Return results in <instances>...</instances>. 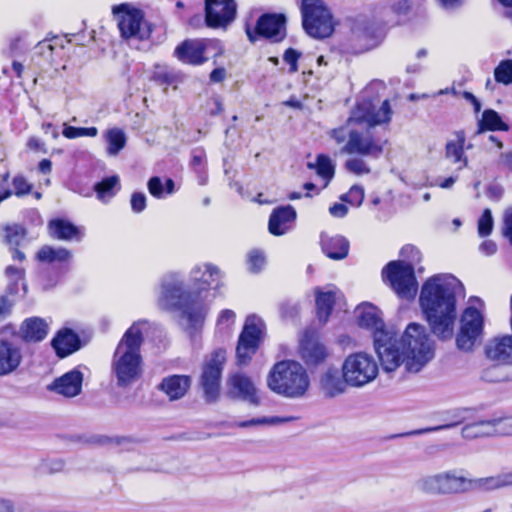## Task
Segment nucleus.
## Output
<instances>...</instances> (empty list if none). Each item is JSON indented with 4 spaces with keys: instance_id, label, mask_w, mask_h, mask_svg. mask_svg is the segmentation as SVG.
Wrapping results in <instances>:
<instances>
[{
    "instance_id": "4be33fe9",
    "label": "nucleus",
    "mask_w": 512,
    "mask_h": 512,
    "mask_svg": "<svg viewBox=\"0 0 512 512\" xmlns=\"http://www.w3.org/2000/svg\"><path fill=\"white\" fill-rule=\"evenodd\" d=\"M470 412H471V409H469V408H454L451 410H447L442 413V420L444 421L443 424L437 425L434 427L421 428V429L411 430V431H408L405 433H400L397 435H393L392 438L418 436V435H423V434H427V433H431V432L450 429V428H453L459 424L464 423L466 420H468Z\"/></svg>"
},
{
    "instance_id": "ea45409f",
    "label": "nucleus",
    "mask_w": 512,
    "mask_h": 512,
    "mask_svg": "<svg viewBox=\"0 0 512 512\" xmlns=\"http://www.w3.org/2000/svg\"><path fill=\"white\" fill-rule=\"evenodd\" d=\"M307 166L310 169H314L317 175L320 177L321 181L323 182L321 188H326L328 182L334 176L335 166L332 163V160L328 156L320 154L317 156L315 163L309 162Z\"/></svg>"
},
{
    "instance_id": "ddd939ff",
    "label": "nucleus",
    "mask_w": 512,
    "mask_h": 512,
    "mask_svg": "<svg viewBox=\"0 0 512 512\" xmlns=\"http://www.w3.org/2000/svg\"><path fill=\"white\" fill-rule=\"evenodd\" d=\"M225 361L226 351L218 348L211 353L203 365L199 384L207 403H215L219 398L220 382Z\"/></svg>"
},
{
    "instance_id": "13d9d810",
    "label": "nucleus",
    "mask_w": 512,
    "mask_h": 512,
    "mask_svg": "<svg viewBox=\"0 0 512 512\" xmlns=\"http://www.w3.org/2000/svg\"><path fill=\"white\" fill-rule=\"evenodd\" d=\"M248 264L252 272H259L265 264V256L259 250H252L248 254Z\"/></svg>"
},
{
    "instance_id": "f257e3e1",
    "label": "nucleus",
    "mask_w": 512,
    "mask_h": 512,
    "mask_svg": "<svg viewBox=\"0 0 512 512\" xmlns=\"http://www.w3.org/2000/svg\"><path fill=\"white\" fill-rule=\"evenodd\" d=\"M221 278L217 266L196 265L190 272V282L198 292H191L184 289L178 274L169 273L162 279L158 305L163 310L179 312L180 324L192 336L202 328L208 311L199 292L219 288Z\"/></svg>"
},
{
    "instance_id": "37998d69",
    "label": "nucleus",
    "mask_w": 512,
    "mask_h": 512,
    "mask_svg": "<svg viewBox=\"0 0 512 512\" xmlns=\"http://www.w3.org/2000/svg\"><path fill=\"white\" fill-rule=\"evenodd\" d=\"M108 143L107 153L110 156H116L126 145L125 133L118 128L109 129L105 134Z\"/></svg>"
},
{
    "instance_id": "cd10ccee",
    "label": "nucleus",
    "mask_w": 512,
    "mask_h": 512,
    "mask_svg": "<svg viewBox=\"0 0 512 512\" xmlns=\"http://www.w3.org/2000/svg\"><path fill=\"white\" fill-rule=\"evenodd\" d=\"M466 135L464 131H456L453 138L448 140L445 145V158L456 165L457 169H463L468 165V158L464 152Z\"/></svg>"
},
{
    "instance_id": "58836bf2",
    "label": "nucleus",
    "mask_w": 512,
    "mask_h": 512,
    "mask_svg": "<svg viewBox=\"0 0 512 512\" xmlns=\"http://www.w3.org/2000/svg\"><path fill=\"white\" fill-rule=\"evenodd\" d=\"M508 131L509 126L502 121L498 112L493 109H487L483 112L481 120L478 122V130L476 134L484 131Z\"/></svg>"
},
{
    "instance_id": "7ed1b4c3",
    "label": "nucleus",
    "mask_w": 512,
    "mask_h": 512,
    "mask_svg": "<svg viewBox=\"0 0 512 512\" xmlns=\"http://www.w3.org/2000/svg\"><path fill=\"white\" fill-rule=\"evenodd\" d=\"M145 324H147L145 320L134 322L126 330L114 351L111 370L118 387L126 388L141 377L140 349L144 341L141 326Z\"/></svg>"
},
{
    "instance_id": "c03bdc74",
    "label": "nucleus",
    "mask_w": 512,
    "mask_h": 512,
    "mask_svg": "<svg viewBox=\"0 0 512 512\" xmlns=\"http://www.w3.org/2000/svg\"><path fill=\"white\" fill-rule=\"evenodd\" d=\"M4 233L5 243L11 247H18L27 236L26 229L19 224L6 225Z\"/></svg>"
},
{
    "instance_id": "20e7f679",
    "label": "nucleus",
    "mask_w": 512,
    "mask_h": 512,
    "mask_svg": "<svg viewBox=\"0 0 512 512\" xmlns=\"http://www.w3.org/2000/svg\"><path fill=\"white\" fill-rule=\"evenodd\" d=\"M359 310L358 324L373 331L374 348L383 369L387 372L395 371L400 360L397 332L385 328L378 309L372 304L363 305Z\"/></svg>"
},
{
    "instance_id": "864d4df0",
    "label": "nucleus",
    "mask_w": 512,
    "mask_h": 512,
    "mask_svg": "<svg viewBox=\"0 0 512 512\" xmlns=\"http://www.w3.org/2000/svg\"><path fill=\"white\" fill-rule=\"evenodd\" d=\"M345 168L356 175H363L370 173V168L367 163L358 157L350 158L345 163Z\"/></svg>"
},
{
    "instance_id": "412c9836",
    "label": "nucleus",
    "mask_w": 512,
    "mask_h": 512,
    "mask_svg": "<svg viewBox=\"0 0 512 512\" xmlns=\"http://www.w3.org/2000/svg\"><path fill=\"white\" fill-rule=\"evenodd\" d=\"M23 358L22 349L15 339L0 338V377L16 372Z\"/></svg>"
},
{
    "instance_id": "09e8293b",
    "label": "nucleus",
    "mask_w": 512,
    "mask_h": 512,
    "mask_svg": "<svg viewBox=\"0 0 512 512\" xmlns=\"http://www.w3.org/2000/svg\"><path fill=\"white\" fill-rule=\"evenodd\" d=\"M62 134L68 139H74L78 137H95L98 134V129L96 127L82 128L64 124Z\"/></svg>"
},
{
    "instance_id": "4468645a",
    "label": "nucleus",
    "mask_w": 512,
    "mask_h": 512,
    "mask_svg": "<svg viewBox=\"0 0 512 512\" xmlns=\"http://www.w3.org/2000/svg\"><path fill=\"white\" fill-rule=\"evenodd\" d=\"M483 316L475 307H467L460 319L456 345L460 350L471 351L483 334Z\"/></svg>"
},
{
    "instance_id": "423d86ee",
    "label": "nucleus",
    "mask_w": 512,
    "mask_h": 512,
    "mask_svg": "<svg viewBox=\"0 0 512 512\" xmlns=\"http://www.w3.org/2000/svg\"><path fill=\"white\" fill-rule=\"evenodd\" d=\"M267 386L280 396L296 399L306 394L310 379L306 369L299 362L282 360L271 368L267 377Z\"/></svg>"
},
{
    "instance_id": "5701e85b",
    "label": "nucleus",
    "mask_w": 512,
    "mask_h": 512,
    "mask_svg": "<svg viewBox=\"0 0 512 512\" xmlns=\"http://www.w3.org/2000/svg\"><path fill=\"white\" fill-rule=\"evenodd\" d=\"M83 379V373L75 368L54 379V381L47 386V390L67 398L76 397L82 391Z\"/></svg>"
},
{
    "instance_id": "4d7b16f0",
    "label": "nucleus",
    "mask_w": 512,
    "mask_h": 512,
    "mask_svg": "<svg viewBox=\"0 0 512 512\" xmlns=\"http://www.w3.org/2000/svg\"><path fill=\"white\" fill-rule=\"evenodd\" d=\"M119 187V177L117 175L104 178L102 181L94 185V192H111Z\"/></svg>"
},
{
    "instance_id": "e433bc0d",
    "label": "nucleus",
    "mask_w": 512,
    "mask_h": 512,
    "mask_svg": "<svg viewBox=\"0 0 512 512\" xmlns=\"http://www.w3.org/2000/svg\"><path fill=\"white\" fill-rule=\"evenodd\" d=\"M493 426L491 419L479 420L463 426L461 435L464 439L473 440L476 438L493 437Z\"/></svg>"
},
{
    "instance_id": "774afa93",
    "label": "nucleus",
    "mask_w": 512,
    "mask_h": 512,
    "mask_svg": "<svg viewBox=\"0 0 512 512\" xmlns=\"http://www.w3.org/2000/svg\"><path fill=\"white\" fill-rule=\"evenodd\" d=\"M14 192H30L31 186L27 183L24 177L17 176L13 180Z\"/></svg>"
},
{
    "instance_id": "49530a36",
    "label": "nucleus",
    "mask_w": 512,
    "mask_h": 512,
    "mask_svg": "<svg viewBox=\"0 0 512 512\" xmlns=\"http://www.w3.org/2000/svg\"><path fill=\"white\" fill-rule=\"evenodd\" d=\"M494 77L498 83L512 84V60H502L494 70Z\"/></svg>"
},
{
    "instance_id": "f03ea898",
    "label": "nucleus",
    "mask_w": 512,
    "mask_h": 512,
    "mask_svg": "<svg viewBox=\"0 0 512 512\" xmlns=\"http://www.w3.org/2000/svg\"><path fill=\"white\" fill-rule=\"evenodd\" d=\"M463 290L462 283L452 274L434 275L422 285L419 302L431 332L440 340L453 336L456 296Z\"/></svg>"
},
{
    "instance_id": "9b49d317",
    "label": "nucleus",
    "mask_w": 512,
    "mask_h": 512,
    "mask_svg": "<svg viewBox=\"0 0 512 512\" xmlns=\"http://www.w3.org/2000/svg\"><path fill=\"white\" fill-rule=\"evenodd\" d=\"M412 263L391 261L382 270V277L388 281L395 293L403 299H413L417 292V281Z\"/></svg>"
},
{
    "instance_id": "7c9ffc66",
    "label": "nucleus",
    "mask_w": 512,
    "mask_h": 512,
    "mask_svg": "<svg viewBox=\"0 0 512 512\" xmlns=\"http://www.w3.org/2000/svg\"><path fill=\"white\" fill-rule=\"evenodd\" d=\"M190 386V376L171 375L162 379L158 389L164 392L171 401H174L184 397Z\"/></svg>"
},
{
    "instance_id": "680f3d73",
    "label": "nucleus",
    "mask_w": 512,
    "mask_h": 512,
    "mask_svg": "<svg viewBox=\"0 0 512 512\" xmlns=\"http://www.w3.org/2000/svg\"><path fill=\"white\" fill-rule=\"evenodd\" d=\"M503 234L512 245V207L505 212Z\"/></svg>"
},
{
    "instance_id": "e2e57ef3",
    "label": "nucleus",
    "mask_w": 512,
    "mask_h": 512,
    "mask_svg": "<svg viewBox=\"0 0 512 512\" xmlns=\"http://www.w3.org/2000/svg\"><path fill=\"white\" fill-rule=\"evenodd\" d=\"M5 275L9 279L12 280H24L25 270L21 268H17L15 266L9 265L5 269Z\"/></svg>"
},
{
    "instance_id": "c85d7f7f",
    "label": "nucleus",
    "mask_w": 512,
    "mask_h": 512,
    "mask_svg": "<svg viewBox=\"0 0 512 512\" xmlns=\"http://www.w3.org/2000/svg\"><path fill=\"white\" fill-rule=\"evenodd\" d=\"M349 383L336 368H328L320 378V388L327 398H333L346 391Z\"/></svg>"
},
{
    "instance_id": "1a4fd4ad",
    "label": "nucleus",
    "mask_w": 512,
    "mask_h": 512,
    "mask_svg": "<svg viewBox=\"0 0 512 512\" xmlns=\"http://www.w3.org/2000/svg\"><path fill=\"white\" fill-rule=\"evenodd\" d=\"M392 110L388 100H384L379 108H376L372 101L363 100L359 102L352 111L347 121V126L332 130L331 136L338 144L349 139V126L352 123H366L369 127L388 123L391 120Z\"/></svg>"
},
{
    "instance_id": "9d476101",
    "label": "nucleus",
    "mask_w": 512,
    "mask_h": 512,
    "mask_svg": "<svg viewBox=\"0 0 512 512\" xmlns=\"http://www.w3.org/2000/svg\"><path fill=\"white\" fill-rule=\"evenodd\" d=\"M300 11L302 26L309 36L323 39L332 35L333 16L323 0H302Z\"/></svg>"
},
{
    "instance_id": "4c0bfd02",
    "label": "nucleus",
    "mask_w": 512,
    "mask_h": 512,
    "mask_svg": "<svg viewBox=\"0 0 512 512\" xmlns=\"http://www.w3.org/2000/svg\"><path fill=\"white\" fill-rule=\"evenodd\" d=\"M72 257L71 251L60 247L54 248L49 245L42 246L36 254V259L42 263L68 262Z\"/></svg>"
},
{
    "instance_id": "39448f33",
    "label": "nucleus",
    "mask_w": 512,
    "mask_h": 512,
    "mask_svg": "<svg viewBox=\"0 0 512 512\" xmlns=\"http://www.w3.org/2000/svg\"><path fill=\"white\" fill-rule=\"evenodd\" d=\"M399 366L405 363L407 371L419 372L434 357V342L426 328L418 323H410L402 337L397 338Z\"/></svg>"
},
{
    "instance_id": "aec40b11",
    "label": "nucleus",
    "mask_w": 512,
    "mask_h": 512,
    "mask_svg": "<svg viewBox=\"0 0 512 512\" xmlns=\"http://www.w3.org/2000/svg\"><path fill=\"white\" fill-rule=\"evenodd\" d=\"M113 13L117 16L118 27L123 38H143L140 27L143 22V14L139 9L130 8L128 4L113 7Z\"/></svg>"
},
{
    "instance_id": "2f4dec72",
    "label": "nucleus",
    "mask_w": 512,
    "mask_h": 512,
    "mask_svg": "<svg viewBox=\"0 0 512 512\" xmlns=\"http://www.w3.org/2000/svg\"><path fill=\"white\" fill-rule=\"evenodd\" d=\"M48 232L51 238L63 241H81L84 234L83 232L65 219H52L48 222Z\"/></svg>"
},
{
    "instance_id": "a19ab883",
    "label": "nucleus",
    "mask_w": 512,
    "mask_h": 512,
    "mask_svg": "<svg viewBox=\"0 0 512 512\" xmlns=\"http://www.w3.org/2000/svg\"><path fill=\"white\" fill-rule=\"evenodd\" d=\"M341 203H335L329 208V212L333 217L342 218L348 212V206H360L365 199V194H342Z\"/></svg>"
},
{
    "instance_id": "72a5a7b5",
    "label": "nucleus",
    "mask_w": 512,
    "mask_h": 512,
    "mask_svg": "<svg viewBox=\"0 0 512 512\" xmlns=\"http://www.w3.org/2000/svg\"><path fill=\"white\" fill-rule=\"evenodd\" d=\"M321 247L323 253L333 260H342L348 256L349 241L341 235H321Z\"/></svg>"
},
{
    "instance_id": "a211bd4d",
    "label": "nucleus",
    "mask_w": 512,
    "mask_h": 512,
    "mask_svg": "<svg viewBox=\"0 0 512 512\" xmlns=\"http://www.w3.org/2000/svg\"><path fill=\"white\" fill-rule=\"evenodd\" d=\"M226 395L233 400H241L249 403L252 406L260 405V397L258 396L257 388L250 377L235 373L228 377Z\"/></svg>"
},
{
    "instance_id": "6ab92c4d",
    "label": "nucleus",
    "mask_w": 512,
    "mask_h": 512,
    "mask_svg": "<svg viewBox=\"0 0 512 512\" xmlns=\"http://www.w3.org/2000/svg\"><path fill=\"white\" fill-rule=\"evenodd\" d=\"M342 153L359 154L378 158L383 153V147L368 133L355 129L349 131V139L342 148Z\"/></svg>"
},
{
    "instance_id": "5fc2aeb1",
    "label": "nucleus",
    "mask_w": 512,
    "mask_h": 512,
    "mask_svg": "<svg viewBox=\"0 0 512 512\" xmlns=\"http://www.w3.org/2000/svg\"><path fill=\"white\" fill-rule=\"evenodd\" d=\"M493 229V218L490 209H485L478 220V233L481 237L488 236Z\"/></svg>"
},
{
    "instance_id": "052dcab7",
    "label": "nucleus",
    "mask_w": 512,
    "mask_h": 512,
    "mask_svg": "<svg viewBox=\"0 0 512 512\" xmlns=\"http://www.w3.org/2000/svg\"><path fill=\"white\" fill-rule=\"evenodd\" d=\"M300 57V53L295 49L289 48L284 53V61L290 65L289 71L294 73L298 70L297 61Z\"/></svg>"
},
{
    "instance_id": "c756f323",
    "label": "nucleus",
    "mask_w": 512,
    "mask_h": 512,
    "mask_svg": "<svg viewBox=\"0 0 512 512\" xmlns=\"http://www.w3.org/2000/svg\"><path fill=\"white\" fill-rule=\"evenodd\" d=\"M205 44L200 40H185L175 50V55L184 63L200 65L206 61Z\"/></svg>"
},
{
    "instance_id": "f3484780",
    "label": "nucleus",
    "mask_w": 512,
    "mask_h": 512,
    "mask_svg": "<svg viewBox=\"0 0 512 512\" xmlns=\"http://www.w3.org/2000/svg\"><path fill=\"white\" fill-rule=\"evenodd\" d=\"M235 0H205V22L210 28H226L236 16Z\"/></svg>"
},
{
    "instance_id": "dca6fc26",
    "label": "nucleus",
    "mask_w": 512,
    "mask_h": 512,
    "mask_svg": "<svg viewBox=\"0 0 512 512\" xmlns=\"http://www.w3.org/2000/svg\"><path fill=\"white\" fill-rule=\"evenodd\" d=\"M285 24L286 17L284 14L267 13L258 18L254 32L247 29L246 33L252 43L256 41V36L278 42L285 37Z\"/></svg>"
},
{
    "instance_id": "393cba45",
    "label": "nucleus",
    "mask_w": 512,
    "mask_h": 512,
    "mask_svg": "<svg viewBox=\"0 0 512 512\" xmlns=\"http://www.w3.org/2000/svg\"><path fill=\"white\" fill-rule=\"evenodd\" d=\"M296 220V211L290 206H279L275 208L268 222V230L274 236L286 234Z\"/></svg>"
},
{
    "instance_id": "0eeeda50",
    "label": "nucleus",
    "mask_w": 512,
    "mask_h": 512,
    "mask_svg": "<svg viewBox=\"0 0 512 512\" xmlns=\"http://www.w3.org/2000/svg\"><path fill=\"white\" fill-rule=\"evenodd\" d=\"M416 490L429 496L460 495L479 490L478 478H469L463 469H450L419 477Z\"/></svg>"
},
{
    "instance_id": "de8ad7c7",
    "label": "nucleus",
    "mask_w": 512,
    "mask_h": 512,
    "mask_svg": "<svg viewBox=\"0 0 512 512\" xmlns=\"http://www.w3.org/2000/svg\"><path fill=\"white\" fill-rule=\"evenodd\" d=\"M493 437L512 436V416L492 418Z\"/></svg>"
},
{
    "instance_id": "bb28decb",
    "label": "nucleus",
    "mask_w": 512,
    "mask_h": 512,
    "mask_svg": "<svg viewBox=\"0 0 512 512\" xmlns=\"http://www.w3.org/2000/svg\"><path fill=\"white\" fill-rule=\"evenodd\" d=\"M51 345L59 358H65L81 348V339L72 329L63 328L52 339Z\"/></svg>"
},
{
    "instance_id": "f704fd0d",
    "label": "nucleus",
    "mask_w": 512,
    "mask_h": 512,
    "mask_svg": "<svg viewBox=\"0 0 512 512\" xmlns=\"http://www.w3.org/2000/svg\"><path fill=\"white\" fill-rule=\"evenodd\" d=\"M412 8L411 0H397L381 11V18L385 24L394 25L399 22L398 18L406 16Z\"/></svg>"
},
{
    "instance_id": "2eb2a0df",
    "label": "nucleus",
    "mask_w": 512,
    "mask_h": 512,
    "mask_svg": "<svg viewBox=\"0 0 512 512\" xmlns=\"http://www.w3.org/2000/svg\"><path fill=\"white\" fill-rule=\"evenodd\" d=\"M260 323V319L255 315L247 317L236 346V358L239 365L247 364L258 350L262 333L258 325Z\"/></svg>"
},
{
    "instance_id": "69168bd1",
    "label": "nucleus",
    "mask_w": 512,
    "mask_h": 512,
    "mask_svg": "<svg viewBox=\"0 0 512 512\" xmlns=\"http://www.w3.org/2000/svg\"><path fill=\"white\" fill-rule=\"evenodd\" d=\"M13 301L7 295L0 296V319L5 318L11 313Z\"/></svg>"
},
{
    "instance_id": "0e129e2a",
    "label": "nucleus",
    "mask_w": 512,
    "mask_h": 512,
    "mask_svg": "<svg viewBox=\"0 0 512 512\" xmlns=\"http://www.w3.org/2000/svg\"><path fill=\"white\" fill-rule=\"evenodd\" d=\"M20 282H22V288H23L24 294H26L27 284L24 282V280H12V281H9L4 295H7L8 297L17 295L19 292V283Z\"/></svg>"
},
{
    "instance_id": "8fccbe9b",
    "label": "nucleus",
    "mask_w": 512,
    "mask_h": 512,
    "mask_svg": "<svg viewBox=\"0 0 512 512\" xmlns=\"http://www.w3.org/2000/svg\"><path fill=\"white\" fill-rule=\"evenodd\" d=\"M280 316L285 321H294L300 314V305L298 302L285 300L279 305Z\"/></svg>"
},
{
    "instance_id": "6e6552de",
    "label": "nucleus",
    "mask_w": 512,
    "mask_h": 512,
    "mask_svg": "<svg viewBox=\"0 0 512 512\" xmlns=\"http://www.w3.org/2000/svg\"><path fill=\"white\" fill-rule=\"evenodd\" d=\"M384 37L382 26L366 16L351 20L350 34L345 43V50L351 54H361L379 45Z\"/></svg>"
},
{
    "instance_id": "c9c22d12",
    "label": "nucleus",
    "mask_w": 512,
    "mask_h": 512,
    "mask_svg": "<svg viewBox=\"0 0 512 512\" xmlns=\"http://www.w3.org/2000/svg\"><path fill=\"white\" fill-rule=\"evenodd\" d=\"M335 304V293L316 290V312L320 323H327Z\"/></svg>"
},
{
    "instance_id": "b1692460",
    "label": "nucleus",
    "mask_w": 512,
    "mask_h": 512,
    "mask_svg": "<svg viewBox=\"0 0 512 512\" xmlns=\"http://www.w3.org/2000/svg\"><path fill=\"white\" fill-rule=\"evenodd\" d=\"M487 359L498 364H512V335L497 336L485 345Z\"/></svg>"
},
{
    "instance_id": "bf43d9fd",
    "label": "nucleus",
    "mask_w": 512,
    "mask_h": 512,
    "mask_svg": "<svg viewBox=\"0 0 512 512\" xmlns=\"http://www.w3.org/2000/svg\"><path fill=\"white\" fill-rule=\"evenodd\" d=\"M400 255L407 259L409 261L408 263H412L413 265L421 260L420 251L412 245H405L402 247Z\"/></svg>"
},
{
    "instance_id": "338daca9",
    "label": "nucleus",
    "mask_w": 512,
    "mask_h": 512,
    "mask_svg": "<svg viewBox=\"0 0 512 512\" xmlns=\"http://www.w3.org/2000/svg\"><path fill=\"white\" fill-rule=\"evenodd\" d=\"M131 207L135 212H141L146 207V199L144 194H132Z\"/></svg>"
},
{
    "instance_id": "a18cd8bd",
    "label": "nucleus",
    "mask_w": 512,
    "mask_h": 512,
    "mask_svg": "<svg viewBox=\"0 0 512 512\" xmlns=\"http://www.w3.org/2000/svg\"><path fill=\"white\" fill-rule=\"evenodd\" d=\"M505 364H493L486 368H484L481 372V379L490 382L496 383L501 381H506L509 379V375L506 370L503 368Z\"/></svg>"
},
{
    "instance_id": "603ef678",
    "label": "nucleus",
    "mask_w": 512,
    "mask_h": 512,
    "mask_svg": "<svg viewBox=\"0 0 512 512\" xmlns=\"http://www.w3.org/2000/svg\"><path fill=\"white\" fill-rule=\"evenodd\" d=\"M289 420H290V418H280L277 416L261 417V418H254V419L247 420V421H241L237 424V426L241 427V428H246V427H250V426L263 425V424L275 425V424L287 422Z\"/></svg>"
},
{
    "instance_id": "473e14b6",
    "label": "nucleus",
    "mask_w": 512,
    "mask_h": 512,
    "mask_svg": "<svg viewBox=\"0 0 512 512\" xmlns=\"http://www.w3.org/2000/svg\"><path fill=\"white\" fill-rule=\"evenodd\" d=\"M299 353L301 359L308 366H317L327 357L325 346L312 338H304L300 342Z\"/></svg>"
},
{
    "instance_id": "79ce46f5",
    "label": "nucleus",
    "mask_w": 512,
    "mask_h": 512,
    "mask_svg": "<svg viewBox=\"0 0 512 512\" xmlns=\"http://www.w3.org/2000/svg\"><path fill=\"white\" fill-rule=\"evenodd\" d=\"M479 490L490 491L512 486V471L496 476L478 478Z\"/></svg>"
},
{
    "instance_id": "a878e982",
    "label": "nucleus",
    "mask_w": 512,
    "mask_h": 512,
    "mask_svg": "<svg viewBox=\"0 0 512 512\" xmlns=\"http://www.w3.org/2000/svg\"><path fill=\"white\" fill-rule=\"evenodd\" d=\"M48 332L49 325L45 319L30 317L21 323L17 336L26 343H38L47 337Z\"/></svg>"
},
{
    "instance_id": "6e6d98bb",
    "label": "nucleus",
    "mask_w": 512,
    "mask_h": 512,
    "mask_svg": "<svg viewBox=\"0 0 512 512\" xmlns=\"http://www.w3.org/2000/svg\"><path fill=\"white\" fill-rule=\"evenodd\" d=\"M137 442L138 440L131 436L103 437L101 439L102 444L112 443L117 446H123L126 450H131L133 448L132 446Z\"/></svg>"
},
{
    "instance_id": "3c124183",
    "label": "nucleus",
    "mask_w": 512,
    "mask_h": 512,
    "mask_svg": "<svg viewBox=\"0 0 512 512\" xmlns=\"http://www.w3.org/2000/svg\"><path fill=\"white\" fill-rule=\"evenodd\" d=\"M53 40L55 41V44H52L47 39L38 42L35 47V54L43 57L46 61H51L55 46L59 45L62 47V44L58 43L60 40L58 37H55Z\"/></svg>"
},
{
    "instance_id": "f8f14e48",
    "label": "nucleus",
    "mask_w": 512,
    "mask_h": 512,
    "mask_svg": "<svg viewBox=\"0 0 512 512\" xmlns=\"http://www.w3.org/2000/svg\"><path fill=\"white\" fill-rule=\"evenodd\" d=\"M342 372L349 386L362 387L377 377L378 365L371 355L357 352L344 360Z\"/></svg>"
}]
</instances>
